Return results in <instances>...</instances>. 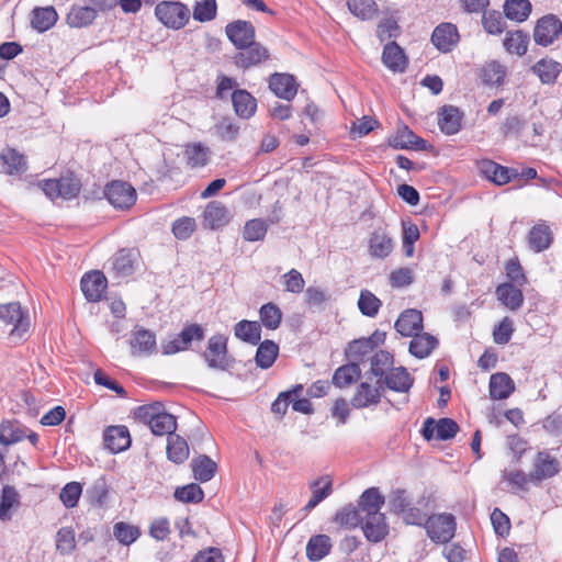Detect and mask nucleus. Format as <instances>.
<instances>
[{"instance_id":"nucleus-1","label":"nucleus","mask_w":562,"mask_h":562,"mask_svg":"<svg viewBox=\"0 0 562 562\" xmlns=\"http://www.w3.org/2000/svg\"><path fill=\"white\" fill-rule=\"evenodd\" d=\"M38 187L52 200L57 198L70 200L79 194L81 182L74 173L69 172L58 179L42 180L38 182Z\"/></svg>"},{"instance_id":"nucleus-2","label":"nucleus","mask_w":562,"mask_h":562,"mask_svg":"<svg viewBox=\"0 0 562 562\" xmlns=\"http://www.w3.org/2000/svg\"><path fill=\"white\" fill-rule=\"evenodd\" d=\"M155 15L165 26L180 30L189 22L190 10L179 1H162L156 5Z\"/></svg>"},{"instance_id":"nucleus-3","label":"nucleus","mask_w":562,"mask_h":562,"mask_svg":"<svg viewBox=\"0 0 562 562\" xmlns=\"http://www.w3.org/2000/svg\"><path fill=\"white\" fill-rule=\"evenodd\" d=\"M425 528L432 541L446 543L454 537L456 518L451 514H435L427 518Z\"/></svg>"},{"instance_id":"nucleus-4","label":"nucleus","mask_w":562,"mask_h":562,"mask_svg":"<svg viewBox=\"0 0 562 562\" xmlns=\"http://www.w3.org/2000/svg\"><path fill=\"white\" fill-rule=\"evenodd\" d=\"M562 34V21L555 14L541 16L533 27V41L537 45L548 47Z\"/></svg>"},{"instance_id":"nucleus-5","label":"nucleus","mask_w":562,"mask_h":562,"mask_svg":"<svg viewBox=\"0 0 562 562\" xmlns=\"http://www.w3.org/2000/svg\"><path fill=\"white\" fill-rule=\"evenodd\" d=\"M204 338V329L199 324L187 325L172 339L162 341L161 349L165 355H173L188 350L193 340L201 341Z\"/></svg>"},{"instance_id":"nucleus-6","label":"nucleus","mask_w":562,"mask_h":562,"mask_svg":"<svg viewBox=\"0 0 562 562\" xmlns=\"http://www.w3.org/2000/svg\"><path fill=\"white\" fill-rule=\"evenodd\" d=\"M202 357L210 368L222 371L226 370L229 367L226 337L223 335L212 336Z\"/></svg>"},{"instance_id":"nucleus-7","label":"nucleus","mask_w":562,"mask_h":562,"mask_svg":"<svg viewBox=\"0 0 562 562\" xmlns=\"http://www.w3.org/2000/svg\"><path fill=\"white\" fill-rule=\"evenodd\" d=\"M0 319L4 324L13 326L10 331L12 337L21 338L30 327L29 315L23 313L19 302L1 304Z\"/></svg>"},{"instance_id":"nucleus-8","label":"nucleus","mask_w":562,"mask_h":562,"mask_svg":"<svg viewBox=\"0 0 562 562\" xmlns=\"http://www.w3.org/2000/svg\"><path fill=\"white\" fill-rule=\"evenodd\" d=\"M104 195L116 209H130L136 201L135 189L125 181L115 180L104 189Z\"/></svg>"},{"instance_id":"nucleus-9","label":"nucleus","mask_w":562,"mask_h":562,"mask_svg":"<svg viewBox=\"0 0 562 562\" xmlns=\"http://www.w3.org/2000/svg\"><path fill=\"white\" fill-rule=\"evenodd\" d=\"M477 167L482 176L496 186L507 184L518 178L517 168L505 167L490 159L481 160Z\"/></svg>"},{"instance_id":"nucleus-10","label":"nucleus","mask_w":562,"mask_h":562,"mask_svg":"<svg viewBox=\"0 0 562 562\" xmlns=\"http://www.w3.org/2000/svg\"><path fill=\"white\" fill-rule=\"evenodd\" d=\"M560 472L559 461L547 451L537 453L533 470L529 473V481L533 484L551 479Z\"/></svg>"},{"instance_id":"nucleus-11","label":"nucleus","mask_w":562,"mask_h":562,"mask_svg":"<svg viewBox=\"0 0 562 562\" xmlns=\"http://www.w3.org/2000/svg\"><path fill=\"white\" fill-rule=\"evenodd\" d=\"M238 49L240 52L234 56V64L243 69L258 66L270 57L269 50L255 40L249 46L239 47Z\"/></svg>"},{"instance_id":"nucleus-12","label":"nucleus","mask_w":562,"mask_h":562,"mask_svg":"<svg viewBox=\"0 0 562 562\" xmlns=\"http://www.w3.org/2000/svg\"><path fill=\"white\" fill-rule=\"evenodd\" d=\"M382 379H378L375 384L369 382H361L350 400V404L355 408H366L369 406L378 405L381 401L382 393Z\"/></svg>"},{"instance_id":"nucleus-13","label":"nucleus","mask_w":562,"mask_h":562,"mask_svg":"<svg viewBox=\"0 0 562 562\" xmlns=\"http://www.w3.org/2000/svg\"><path fill=\"white\" fill-rule=\"evenodd\" d=\"M364 537L370 542H381L389 533V525L385 515L382 513H370L362 516L360 524Z\"/></svg>"},{"instance_id":"nucleus-14","label":"nucleus","mask_w":562,"mask_h":562,"mask_svg":"<svg viewBox=\"0 0 562 562\" xmlns=\"http://www.w3.org/2000/svg\"><path fill=\"white\" fill-rule=\"evenodd\" d=\"M228 40L236 48L249 46L255 40L256 30L250 21L235 20L225 26Z\"/></svg>"},{"instance_id":"nucleus-15","label":"nucleus","mask_w":562,"mask_h":562,"mask_svg":"<svg viewBox=\"0 0 562 562\" xmlns=\"http://www.w3.org/2000/svg\"><path fill=\"white\" fill-rule=\"evenodd\" d=\"M458 29L454 24L443 22L435 27L431 34V43L441 53H449L459 42Z\"/></svg>"},{"instance_id":"nucleus-16","label":"nucleus","mask_w":562,"mask_h":562,"mask_svg":"<svg viewBox=\"0 0 562 562\" xmlns=\"http://www.w3.org/2000/svg\"><path fill=\"white\" fill-rule=\"evenodd\" d=\"M2 172L8 176H21L29 169L27 157L20 150L7 146L0 154Z\"/></svg>"},{"instance_id":"nucleus-17","label":"nucleus","mask_w":562,"mask_h":562,"mask_svg":"<svg viewBox=\"0 0 562 562\" xmlns=\"http://www.w3.org/2000/svg\"><path fill=\"white\" fill-rule=\"evenodd\" d=\"M269 89L280 99L291 101L297 93L295 77L285 72H274L268 80Z\"/></svg>"},{"instance_id":"nucleus-18","label":"nucleus","mask_w":562,"mask_h":562,"mask_svg":"<svg viewBox=\"0 0 562 562\" xmlns=\"http://www.w3.org/2000/svg\"><path fill=\"white\" fill-rule=\"evenodd\" d=\"M106 285V278L101 271H91L81 279V291L89 302L100 301Z\"/></svg>"},{"instance_id":"nucleus-19","label":"nucleus","mask_w":562,"mask_h":562,"mask_svg":"<svg viewBox=\"0 0 562 562\" xmlns=\"http://www.w3.org/2000/svg\"><path fill=\"white\" fill-rule=\"evenodd\" d=\"M104 446L112 453H119L131 446V436L126 426H109L103 434Z\"/></svg>"},{"instance_id":"nucleus-20","label":"nucleus","mask_w":562,"mask_h":562,"mask_svg":"<svg viewBox=\"0 0 562 562\" xmlns=\"http://www.w3.org/2000/svg\"><path fill=\"white\" fill-rule=\"evenodd\" d=\"M395 329L402 336L411 337L423 329V314L417 310H406L395 322Z\"/></svg>"},{"instance_id":"nucleus-21","label":"nucleus","mask_w":562,"mask_h":562,"mask_svg":"<svg viewBox=\"0 0 562 562\" xmlns=\"http://www.w3.org/2000/svg\"><path fill=\"white\" fill-rule=\"evenodd\" d=\"M382 63L393 72H404L407 66L403 48L394 41L384 45Z\"/></svg>"},{"instance_id":"nucleus-22","label":"nucleus","mask_w":562,"mask_h":562,"mask_svg":"<svg viewBox=\"0 0 562 562\" xmlns=\"http://www.w3.org/2000/svg\"><path fill=\"white\" fill-rule=\"evenodd\" d=\"M234 111L240 119H250L257 110L256 98L245 89H236L232 93Z\"/></svg>"},{"instance_id":"nucleus-23","label":"nucleus","mask_w":562,"mask_h":562,"mask_svg":"<svg viewBox=\"0 0 562 562\" xmlns=\"http://www.w3.org/2000/svg\"><path fill=\"white\" fill-rule=\"evenodd\" d=\"M413 385V379L403 367L391 369L382 379V389L387 387L395 392H407Z\"/></svg>"},{"instance_id":"nucleus-24","label":"nucleus","mask_w":562,"mask_h":562,"mask_svg":"<svg viewBox=\"0 0 562 562\" xmlns=\"http://www.w3.org/2000/svg\"><path fill=\"white\" fill-rule=\"evenodd\" d=\"M463 113L453 105H445L439 113L438 124L447 135H453L461 130Z\"/></svg>"},{"instance_id":"nucleus-25","label":"nucleus","mask_w":562,"mask_h":562,"mask_svg":"<svg viewBox=\"0 0 562 562\" xmlns=\"http://www.w3.org/2000/svg\"><path fill=\"white\" fill-rule=\"evenodd\" d=\"M392 238L382 229H375L369 238V254L373 258L384 259L393 250Z\"/></svg>"},{"instance_id":"nucleus-26","label":"nucleus","mask_w":562,"mask_h":562,"mask_svg":"<svg viewBox=\"0 0 562 562\" xmlns=\"http://www.w3.org/2000/svg\"><path fill=\"white\" fill-rule=\"evenodd\" d=\"M515 390L513 379L504 372H497L491 375L490 379V396L493 400H505Z\"/></svg>"},{"instance_id":"nucleus-27","label":"nucleus","mask_w":562,"mask_h":562,"mask_svg":"<svg viewBox=\"0 0 562 562\" xmlns=\"http://www.w3.org/2000/svg\"><path fill=\"white\" fill-rule=\"evenodd\" d=\"M27 428L18 420H3L0 424V443L8 447L26 437Z\"/></svg>"},{"instance_id":"nucleus-28","label":"nucleus","mask_w":562,"mask_h":562,"mask_svg":"<svg viewBox=\"0 0 562 562\" xmlns=\"http://www.w3.org/2000/svg\"><path fill=\"white\" fill-rule=\"evenodd\" d=\"M532 71L544 85H552L557 81L562 71V65L550 58H542L532 66Z\"/></svg>"},{"instance_id":"nucleus-29","label":"nucleus","mask_w":562,"mask_h":562,"mask_svg":"<svg viewBox=\"0 0 562 562\" xmlns=\"http://www.w3.org/2000/svg\"><path fill=\"white\" fill-rule=\"evenodd\" d=\"M553 240L552 232L546 224L535 225L528 233L529 247L536 252H540L550 247Z\"/></svg>"},{"instance_id":"nucleus-30","label":"nucleus","mask_w":562,"mask_h":562,"mask_svg":"<svg viewBox=\"0 0 562 562\" xmlns=\"http://www.w3.org/2000/svg\"><path fill=\"white\" fill-rule=\"evenodd\" d=\"M437 345L438 339L435 336L428 333H417L409 342V352L416 358L424 359L431 353Z\"/></svg>"},{"instance_id":"nucleus-31","label":"nucleus","mask_w":562,"mask_h":562,"mask_svg":"<svg viewBox=\"0 0 562 562\" xmlns=\"http://www.w3.org/2000/svg\"><path fill=\"white\" fill-rule=\"evenodd\" d=\"M136 252L133 249H120L112 258V270L117 277L131 276L135 268Z\"/></svg>"},{"instance_id":"nucleus-32","label":"nucleus","mask_w":562,"mask_h":562,"mask_svg":"<svg viewBox=\"0 0 562 562\" xmlns=\"http://www.w3.org/2000/svg\"><path fill=\"white\" fill-rule=\"evenodd\" d=\"M497 299L509 310L516 311L524 303V295L517 285L512 283H503L496 288Z\"/></svg>"},{"instance_id":"nucleus-33","label":"nucleus","mask_w":562,"mask_h":562,"mask_svg":"<svg viewBox=\"0 0 562 562\" xmlns=\"http://www.w3.org/2000/svg\"><path fill=\"white\" fill-rule=\"evenodd\" d=\"M58 20V14L54 7L35 8L32 11L31 25L40 33L48 31Z\"/></svg>"},{"instance_id":"nucleus-34","label":"nucleus","mask_w":562,"mask_h":562,"mask_svg":"<svg viewBox=\"0 0 562 562\" xmlns=\"http://www.w3.org/2000/svg\"><path fill=\"white\" fill-rule=\"evenodd\" d=\"M385 498L380 493L378 487H370L366 490L359 501L358 508L363 515H370V513H381V508L384 505Z\"/></svg>"},{"instance_id":"nucleus-35","label":"nucleus","mask_w":562,"mask_h":562,"mask_svg":"<svg viewBox=\"0 0 562 562\" xmlns=\"http://www.w3.org/2000/svg\"><path fill=\"white\" fill-rule=\"evenodd\" d=\"M193 476L200 482H207L213 479L217 471V464L207 456L201 454L191 461Z\"/></svg>"},{"instance_id":"nucleus-36","label":"nucleus","mask_w":562,"mask_h":562,"mask_svg":"<svg viewBox=\"0 0 562 562\" xmlns=\"http://www.w3.org/2000/svg\"><path fill=\"white\" fill-rule=\"evenodd\" d=\"M235 336L250 345L259 344L261 339V325L255 321L243 319L234 327Z\"/></svg>"},{"instance_id":"nucleus-37","label":"nucleus","mask_w":562,"mask_h":562,"mask_svg":"<svg viewBox=\"0 0 562 562\" xmlns=\"http://www.w3.org/2000/svg\"><path fill=\"white\" fill-rule=\"evenodd\" d=\"M313 495L303 508L306 512L315 508L322 501L328 497L333 492V483L329 476H323L311 483Z\"/></svg>"},{"instance_id":"nucleus-38","label":"nucleus","mask_w":562,"mask_h":562,"mask_svg":"<svg viewBox=\"0 0 562 562\" xmlns=\"http://www.w3.org/2000/svg\"><path fill=\"white\" fill-rule=\"evenodd\" d=\"M331 549V540L327 535L311 537L306 544V557L311 561H319L325 558Z\"/></svg>"},{"instance_id":"nucleus-39","label":"nucleus","mask_w":562,"mask_h":562,"mask_svg":"<svg viewBox=\"0 0 562 562\" xmlns=\"http://www.w3.org/2000/svg\"><path fill=\"white\" fill-rule=\"evenodd\" d=\"M529 44V34L521 31L516 30L514 32H507L506 36L503 41V45L505 49L510 54H516L518 56H524L527 53Z\"/></svg>"},{"instance_id":"nucleus-40","label":"nucleus","mask_w":562,"mask_h":562,"mask_svg":"<svg viewBox=\"0 0 562 562\" xmlns=\"http://www.w3.org/2000/svg\"><path fill=\"white\" fill-rule=\"evenodd\" d=\"M361 375L358 363L350 362L336 369L333 375V384L337 387H346L356 382Z\"/></svg>"},{"instance_id":"nucleus-41","label":"nucleus","mask_w":562,"mask_h":562,"mask_svg":"<svg viewBox=\"0 0 562 562\" xmlns=\"http://www.w3.org/2000/svg\"><path fill=\"white\" fill-rule=\"evenodd\" d=\"M167 457L170 461L180 464L189 458V446L184 438L172 434L168 437Z\"/></svg>"},{"instance_id":"nucleus-42","label":"nucleus","mask_w":562,"mask_h":562,"mask_svg":"<svg viewBox=\"0 0 562 562\" xmlns=\"http://www.w3.org/2000/svg\"><path fill=\"white\" fill-rule=\"evenodd\" d=\"M362 516L358 506L348 504L335 514L334 521L346 529H355L362 522Z\"/></svg>"},{"instance_id":"nucleus-43","label":"nucleus","mask_w":562,"mask_h":562,"mask_svg":"<svg viewBox=\"0 0 562 562\" xmlns=\"http://www.w3.org/2000/svg\"><path fill=\"white\" fill-rule=\"evenodd\" d=\"M279 355V346L272 340H265L259 344L255 361L260 369H269Z\"/></svg>"},{"instance_id":"nucleus-44","label":"nucleus","mask_w":562,"mask_h":562,"mask_svg":"<svg viewBox=\"0 0 562 562\" xmlns=\"http://www.w3.org/2000/svg\"><path fill=\"white\" fill-rule=\"evenodd\" d=\"M503 8L507 19L524 22L530 15L532 7L529 0H506Z\"/></svg>"},{"instance_id":"nucleus-45","label":"nucleus","mask_w":562,"mask_h":562,"mask_svg":"<svg viewBox=\"0 0 562 562\" xmlns=\"http://www.w3.org/2000/svg\"><path fill=\"white\" fill-rule=\"evenodd\" d=\"M95 18V8L74 5L67 15V22L72 27H83L90 25Z\"/></svg>"},{"instance_id":"nucleus-46","label":"nucleus","mask_w":562,"mask_h":562,"mask_svg":"<svg viewBox=\"0 0 562 562\" xmlns=\"http://www.w3.org/2000/svg\"><path fill=\"white\" fill-rule=\"evenodd\" d=\"M149 428L156 436L168 435L169 437L177 429V419L172 414L165 412L164 407L149 425Z\"/></svg>"},{"instance_id":"nucleus-47","label":"nucleus","mask_w":562,"mask_h":562,"mask_svg":"<svg viewBox=\"0 0 562 562\" xmlns=\"http://www.w3.org/2000/svg\"><path fill=\"white\" fill-rule=\"evenodd\" d=\"M227 209L220 201L210 202L204 210V221L212 227H221L227 222Z\"/></svg>"},{"instance_id":"nucleus-48","label":"nucleus","mask_w":562,"mask_h":562,"mask_svg":"<svg viewBox=\"0 0 562 562\" xmlns=\"http://www.w3.org/2000/svg\"><path fill=\"white\" fill-rule=\"evenodd\" d=\"M210 149L201 143L188 144L184 150L187 165L191 168L203 167L207 164Z\"/></svg>"},{"instance_id":"nucleus-49","label":"nucleus","mask_w":562,"mask_h":562,"mask_svg":"<svg viewBox=\"0 0 562 562\" xmlns=\"http://www.w3.org/2000/svg\"><path fill=\"white\" fill-rule=\"evenodd\" d=\"M131 346L133 353H136V350H138L139 353H151L156 349L155 334L144 328L136 330L131 340Z\"/></svg>"},{"instance_id":"nucleus-50","label":"nucleus","mask_w":562,"mask_h":562,"mask_svg":"<svg viewBox=\"0 0 562 562\" xmlns=\"http://www.w3.org/2000/svg\"><path fill=\"white\" fill-rule=\"evenodd\" d=\"M57 552L69 555L76 550L77 541L75 530L71 527H61L55 536Z\"/></svg>"},{"instance_id":"nucleus-51","label":"nucleus","mask_w":562,"mask_h":562,"mask_svg":"<svg viewBox=\"0 0 562 562\" xmlns=\"http://www.w3.org/2000/svg\"><path fill=\"white\" fill-rule=\"evenodd\" d=\"M482 26L486 33L499 35L506 30L507 24L498 10H486L482 14Z\"/></svg>"},{"instance_id":"nucleus-52","label":"nucleus","mask_w":562,"mask_h":562,"mask_svg":"<svg viewBox=\"0 0 562 562\" xmlns=\"http://www.w3.org/2000/svg\"><path fill=\"white\" fill-rule=\"evenodd\" d=\"M349 11L361 20L373 19L379 9L374 0H347Z\"/></svg>"},{"instance_id":"nucleus-53","label":"nucleus","mask_w":562,"mask_h":562,"mask_svg":"<svg viewBox=\"0 0 562 562\" xmlns=\"http://www.w3.org/2000/svg\"><path fill=\"white\" fill-rule=\"evenodd\" d=\"M261 324L270 330L277 329L282 321V312L274 303H266L259 310Z\"/></svg>"},{"instance_id":"nucleus-54","label":"nucleus","mask_w":562,"mask_h":562,"mask_svg":"<svg viewBox=\"0 0 562 562\" xmlns=\"http://www.w3.org/2000/svg\"><path fill=\"white\" fill-rule=\"evenodd\" d=\"M393 356L389 351L380 350L371 358L370 372L378 379H383L393 369Z\"/></svg>"},{"instance_id":"nucleus-55","label":"nucleus","mask_w":562,"mask_h":562,"mask_svg":"<svg viewBox=\"0 0 562 562\" xmlns=\"http://www.w3.org/2000/svg\"><path fill=\"white\" fill-rule=\"evenodd\" d=\"M506 69L498 61L487 63L481 71V79L484 85L499 86L503 83Z\"/></svg>"},{"instance_id":"nucleus-56","label":"nucleus","mask_w":562,"mask_h":562,"mask_svg":"<svg viewBox=\"0 0 562 562\" xmlns=\"http://www.w3.org/2000/svg\"><path fill=\"white\" fill-rule=\"evenodd\" d=\"M113 535L120 543L130 546L138 539L140 531L134 525L120 521L113 526Z\"/></svg>"},{"instance_id":"nucleus-57","label":"nucleus","mask_w":562,"mask_h":562,"mask_svg":"<svg viewBox=\"0 0 562 562\" xmlns=\"http://www.w3.org/2000/svg\"><path fill=\"white\" fill-rule=\"evenodd\" d=\"M217 15L216 0L196 1L193 7V19L199 22L213 21Z\"/></svg>"},{"instance_id":"nucleus-58","label":"nucleus","mask_w":562,"mask_h":562,"mask_svg":"<svg viewBox=\"0 0 562 562\" xmlns=\"http://www.w3.org/2000/svg\"><path fill=\"white\" fill-rule=\"evenodd\" d=\"M268 224L262 218H252L246 222L243 237L247 241L262 240L267 234Z\"/></svg>"},{"instance_id":"nucleus-59","label":"nucleus","mask_w":562,"mask_h":562,"mask_svg":"<svg viewBox=\"0 0 562 562\" xmlns=\"http://www.w3.org/2000/svg\"><path fill=\"white\" fill-rule=\"evenodd\" d=\"M19 505V494L13 486L5 485L2 488V495L0 499V519L5 521L11 519L10 509Z\"/></svg>"},{"instance_id":"nucleus-60","label":"nucleus","mask_w":562,"mask_h":562,"mask_svg":"<svg viewBox=\"0 0 562 562\" xmlns=\"http://www.w3.org/2000/svg\"><path fill=\"white\" fill-rule=\"evenodd\" d=\"M175 498L183 503H200L204 493L196 483H190L182 487H177L175 491Z\"/></svg>"},{"instance_id":"nucleus-61","label":"nucleus","mask_w":562,"mask_h":562,"mask_svg":"<svg viewBox=\"0 0 562 562\" xmlns=\"http://www.w3.org/2000/svg\"><path fill=\"white\" fill-rule=\"evenodd\" d=\"M381 301L368 290H362L358 301L360 312L369 317H374L381 306Z\"/></svg>"},{"instance_id":"nucleus-62","label":"nucleus","mask_w":562,"mask_h":562,"mask_svg":"<svg viewBox=\"0 0 562 562\" xmlns=\"http://www.w3.org/2000/svg\"><path fill=\"white\" fill-rule=\"evenodd\" d=\"M400 33V25L393 16L382 19L376 26V37L381 43L392 37H397Z\"/></svg>"},{"instance_id":"nucleus-63","label":"nucleus","mask_w":562,"mask_h":562,"mask_svg":"<svg viewBox=\"0 0 562 562\" xmlns=\"http://www.w3.org/2000/svg\"><path fill=\"white\" fill-rule=\"evenodd\" d=\"M379 126L380 123L376 119L369 115H364L361 119H358L357 121L352 122V125L350 127V135L352 137H364Z\"/></svg>"},{"instance_id":"nucleus-64","label":"nucleus","mask_w":562,"mask_h":562,"mask_svg":"<svg viewBox=\"0 0 562 562\" xmlns=\"http://www.w3.org/2000/svg\"><path fill=\"white\" fill-rule=\"evenodd\" d=\"M90 503L97 506L105 504L109 495V488L103 477L94 481L92 486L87 491Z\"/></svg>"}]
</instances>
